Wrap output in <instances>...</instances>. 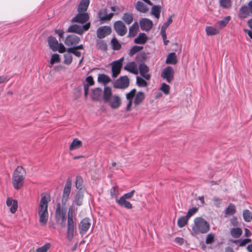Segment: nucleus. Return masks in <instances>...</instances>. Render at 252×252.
Instances as JSON below:
<instances>
[{"label":"nucleus","mask_w":252,"mask_h":252,"mask_svg":"<svg viewBox=\"0 0 252 252\" xmlns=\"http://www.w3.org/2000/svg\"><path fill=\"white\" fill-rule=\"evenodd\" d=\"M49 201L48 196H42L38 207L39 221L41 225H45L48 220V203Z\"/></svg>","instance_id":"obj_1"},{"label":"nucleus","mask_w":252,"mask_h":252,"mask_svg":"<svg viewBox=\"0 0 252 252\" xmlns=\"http://www.w3.org/2000/svg\"><path fill=\"white\" fill-rule=\"evenodd\" d=\"M26 175V170L22 166H18L15 169L12 175V182L15 189L18 190L23 187Z\"/></svg>","instance_id":"obj_2"},{"label":"nucleus","mask_w":252,"mask_h":252,"mask_svg":"<svg viewBox=\"0 0 252 252\" xmlns=\"http://www.w3.org/2000/svg\"><path fill=\"white\" fill-rule=\"evenodd\" d=\"M135 89H132L130 92L126 94V98L128 100V102L126 106V110L129 111L131 110V106L132 103L133 97V103L135 106H137L141 104L145 99V94L142 92H138L136 93Z\"/></svg>","instance_id":"obj_3"},{"label":"nucleus","mask_w":252,"mask_h":252,"mask_svg":"<svg viewBox=\"0 0 252 252\" xmlns=\"http://www.w3.org/2000/svg\"><path fill=\"white\" fill-rule=\"evenodd\" d=\"M194 224L192 226V230L194 234L197 235L199 233H206L210 228L209 224L204 219L197 217L194 220Z\"/></svg>","instance_id":"obj_4"},{"label":"nucleus","mask_w":252,"mask_h":252,"mask_svg":"<svg viewBox=\"0 0 252 252\" xmlns=\"http://www.w3.org/2000/svg\"><path fill=\"white\" fill-rule=\"evenodd\" d=\"M74 211L75 210L72 206L69 207L67 213V238L69 241L73 239L74 230L76 228V222L73 219Z\"/></svg>","instance_id":"obj_5"},{"label":"nucleus","mask_w":252,"mask_h":252,"mask_svg":"<svg viewBox=\"0 0 252 252\" xmlns=\"http://www.w3.org/2000/svg\"><path fill=\"white\" fill-rule=\"evenodd\" d=\"M90 27V23L89 22L82 26L74 24L70 26L67 31L69 32H75L81 35L84 31L88 30Z\"/></svg>","instance_id":"obj_6"},{"label":"nucleus","mask_w":252,"mask_h":252,"mask_svg":"<svg viewBox=\"0 0 252 252\" xmlns=\"http://www.w3.org/2000/svg\"><path fill=\"white\" fill-rule=\"evenodd\" d=\"M124 58H121L117 61L113 62L111 65L112 67V77L114 78L117 77L120 73L121 68L123 65V62L124 61Z\"/></svg>","instance_id":"obj_7"},{"label":"nucleus","mask_w":252,"mask_h":252,"mask_svg":"<svg viewBox=\"0 0 252 252\" xmlns=\"http://www.w3.org/2000/svg\"><path fill=\"white\" fill-rule=\"evenodd\" d=\"M174 70L172 66H168L164 68L161 73V77L166 80L168 83H171L174 79Z\"/></svg>","instance_id":"obj_8"},{"label":"nucleus","mask_w":252,"mask_h":252,"mask_svg":"<svg viewBox=\"0 0 252 252\" xmlns=\"http://www.w3.org/2000/svg\"><path fill=\"white\" fill-rule=\"evenodd\" d=\"M239 17L241 19H245L252 15V0L250 1L247 5H242L239 9Z\"/></svg>","instance_id":"obj_9"},{"label":"nucleus","mask_w":252,"mask_h":252,"mask_svg":"<svg viewBox=\"0 0 252 252\" xmlns=\"http://www.w3.org/2000/svg\"><path fill=\"white\" fill-rule=\"evenodd\" d=\"M129 84V79L127 76L120 77L113 83V87L116 89H126L128 87Z\"/></svg>","instance_id":"obj_10"},{"label":"nucleus","mask_w":252,"mask_h":252,"mask_svg":"<svg viewBox=\"0 0 252 252\" xmlns=\"http://www.w3.org/2000/svg\"><path fill=\"white\" fill-rule=\"evenodd\" d=\"M71 180L68 178L66 182L65 185L63 188V193L62 195V203L65 205L68 199L71 189Z\"/></svg>","instance_id":"obj_11"},{"label":"nucleus","mask_w":252,"mask_h":252,"mask_svg":"<svg viewBox=\"0 0 252 252\" xmlns=\"http://www.w3.org/2000/svg\"><path fill=\"white\" fill-rule=\"evenodd\" d=\"M114 28L119 35L124 36L127 32V28L121 21H116L114 24Z\"/></svg>","instance_id":"obj_12"},{"label":"nucleus","mask_w":252,"mask_h":252,"mask_svg":"<svg viewBox=\"0 0 252 252\" xmlns=\"http://www.w3.org/2000/svg\"><path fill=\"white\" fill-rule=\"evenodd\" d=\"M111 32V28L109 26H103L99 27L96 31L97 37L102 39L109 35Z\"/></svg>","instance_id":"obj_13"},{"label":"nucleus","mask_w":252,"mask_h":252,"mask_svg":"<svg viewBox=\"0 0 252 252\" xmlns=\"http://www.w3.org/2000/svg\"><path fill=\"white\" fill-rule=\"evenodd\" d=\"M113 15V13L107 14V10L106 8L101 9L97 13L98 18L102 22L110 21L112 18Z\"/></svg>","instance_id":"obj_14"},{"label":"nucleus","mask_w":252,"mask_h":252,"mask_svg":"<svg viewBox=\"0 0 252 252\" xmlns=\"http://www.w3.org/2000/svg\"><path fill=\"white\" fill-rule=\"evenodd\" d=\"M139 25L142 30L148 32L152 29L153 23L152 20L143 18L140 20Z\"/></svg>","instance_id":"obj_15"},{"label":"nucleus","mask_w":252,"mask_h":252,"mask_svg":"<svg viewBox=\"0 0 252 252\" xmlns=\"http://www.w3.org/2000/svg\"><path fill=\"white\" fill-rule=\"evenodd\" d=\"M89 19L88 13L85 12H78L72 19V22L84 24L87 22Z\"/></svg>","instance_id":"obj_16"},{"label":"nucleus","mask_w":252,"mask_h":252,"mask_svg":"<svg viewBox=\"0 0 252 252\" xmlns=\"http://www.w3.org/2000/svg\"><path fill=\"white\" fill-rule=\"evenodd\" d=\"M105 103H108L110 106L113 109H117L121 104L120 97L117 95H114L106 101Z\"/></svg>","instance_id":"obj_17"},{"label":"nucleus","mask_w":252,"mask_h":252,"mask_svg":"<svg viewBox=\"0 0 252 252\" xmlns=\"http://www.w3.org/2000/svg\"><path fill=\"white\" fill-rule=\"evenodd\" d=\"M91 222L88 218H85L82 220L79 224V229L80 233L81 235L85 234L90 227Z\"/></svg>","instance_id":"obj_18"},{"label":"nucleus","mask_w":252,"mask_h":252,"mask_svg":"<svg viewBox=\"0 0 252 252\" xmlns=\"http://www.w3.org/2000/svg\"><path fill=\"white\" fill-rule=\"evenodd\" d=\"M80 40V38L75 35H69L66 38L64 43L67 46L73 47L79 42Z\"/></svg>","instance_id":"obj_19"},{"label":"nucleus","mask_w":252,"mask_h":252,"mask_svg":"<svg viewBox=\"0 0 252 252\" xmlns=\"http://www.w3.org/2000/svg\"><path fill=\"white\" fill-rule=\"evenodd\" d=\"M66 212L65 209L61 208V205L60 203L57 204V208L55 213V220L59 221L61 219H63L65 217Z\"/></svg>","instance_id":"obj_20"},{"label":"nucleus","mask_w":252,"mask_h":252,"mask_svg":"<svg viewBox=\"0 0 252 252\" xmlns=\"http://www.w3.org/2000/svg\"><path fill=\"white\" fill-rule=\"evenodd\" d=\"M139 70L140 75L145 79L149 80L151 78V75L149 74H147L149 71V69L148 66L145 63H140L139 65Z\"/></svg>","instance_id":"obj_21"},{"label":"nucleus","mask_w":252,"mask_h":252,"mask_svg":"<svg viewBox=\"0 0 252 252\" xmlns=\"http://www.w3.org/2000/svg\"><path fill=\"white\" fill-rule=\"evenodd\" d=\"M6 205L7 206L10 207V211L11 213L14 214L17 211L18 208V201L17 200L8 197L6 200Z\"/></svg>","instance_id":"obj_22"},{"label":"nucleus","mask_w":252,"mask_h":252,"mask_svg":"<svg viewBox=\"0 0 252 252\" xmlns=\"http://www.w3.org/2000/svg\"><path fill=\"white\" fill-rule=\"evenodd\" d=\"M124 69L134 74H137L138 71L136 63L134 62L128 63L124 67Z\"/></svg>","instance_id":"obj_23"},{"label":"nucleus","mask_w":252,"mask_h":252,"mask_svg":"<svg viewBox=\"0 0 252 252\" xmlns=\"http://www.w3.org/2000/svg\"><path fill=\"white\" fill-rule=\"evenodd\" d=\"M48 42L49 47L53 51H56L57 50L58 42L55 37L53 36L48 37Z\"/></svg>","instance_id":"obj_24"},{"label":"nucleus","mask_w":252,"mask_h":252,"mask_svg":"<svg viewBox=\"0 0 252 252\" xmlns=\"http://www.w3.org/2000/svg\"><path fill=\"white\" fill-rule=\"evenodd\" d=\"M90 3V0H82L78 5V12H85L87 11Z\"/></svg>","instance_id":"obj_25"},{"label":"nucleus","mask_w":252,"mask_h":252,"mask_svg":"<svg viewBox=\"0 0 252 252\" xmlns=\"http://www.w3.org/2000/svg\"><path fill=\"white\" fill-rule=\"evenodd\" d=\"M116 201L120 206L124 207L126 209H130L132 208V204L123 198H122L120 197L119 199H117Z\"/></svg>","instance_id":"obj_26"},{"label":"nucleus","mask_w":252,"mask_h":252,"mask_svg":"<svg viewBox=\"0 0 252 252\" xmlns=\"http://www.w3.org/2000/svg\"><path fill=\"white\" fill-rule=\"evenodd\" d=\"M84 194L82 190H78L74 197V202L78 206L82 205Z\"/></svg>","instance_id":"obj_27"},{"label":"nucleus","mask_w":252,"mask_h":252,"mask_svg":"<svg viewBox=\"0 0 252 252\" xmlns=\"http://www.w3.org/2000/svg\"><path fill=\"white\" fill-rule=\"evenodd\" d=\"M147 39V36L145 33H140L138 36L135 38L134 43L136 44H143L146 43Z\"/></svg>","instance_id":"obj_28"},{"label":"nucleus","mask_w":252,"mask_h":252,"mask_svg":"<svg viewBox=\"0 0 252 252\" xmlns=\"http://www.w3.org/2000/svg\"><path fill=\"white\" fill-rule=\"evenodd\" d=\"M177 62V56L175 53H171L167 55L166 60L167 64H175Z\"/></svg>","instance_id":"obj_29"},{"label":"nucleus","mask_w":252,"mask_h":252,"mask_svg":"<svg viewBox=\"0 0 252 252\" xmlns=\"http://www.w3.org/2000/svg\"><path fill=\"white\" fill-rule=\"evenodd\" d=\"M139 25L137 22H135L129 29L128 36L134 37L138 32Z\"/></svg>","instance_id":"obj_30"},{"label":"nucleus","mask_w":252,"mask_h":252,"mask_svg":"<svg viewBox=\"0 0 252 252\" xmlns=\"http://www.w3.org/2000/svg\"><path fill=\"white\" fill-rule=\"evenodd\" d=\"M102 90L99 88H96L92 90L91 97L93 100H98L102 94Z\"/></svg>","instance_id":"obj_31"},{"label":"nucleus","mask_w":252,"mask_h":252,"mask_svg":"<svg viewBox=\"0 0 252 252\" xmlns=\"http://www.w3.org/2000/svg\"><path fill=\"white\" fill-rule=\"evenodd\" d=\"M97 81L103 85H106L111 81V79L105 74H100L98 76Z\"/></svg>","instance_id":"obj_32"},{"label":"nucleus","mask_w":252,"mask_h":252,"mask_svg":"<svg viewBox=\"0 0 252 252\" xmlns=\"http://www.w3.org/2000/svg\"><path fill=\"white\" fill-rule=\"evenodd\" d=\"M230 234L234 238H239L242 234L243 231L240 227L233 228L230 230Z\"/></svg>","instance_id":"obj_33"},{"label":"nucleus","mask_w":252,"mask_h":252,"mask_svg":"<svg viewBox=\"0 0 252 252\" xmlns=\"http://www.w3.org/2000/svg\"><path fill=\"white\" fill-rule=\"evenodd\" d=\"M113 96L111 89L109 87H105L103 91V100L104 102L109 100Z\"/></svg>","instance_id":"obj_34"},{"label":"nucleus","mask_w":252,"mask_h":252,"mask_svg":"<svg viewBox=\"0 0 252 252\" xmlns=\"http://www.w3.org/2000/svg\"><path fill=\"white\" fill-rule=\"evenodd\" d=\"M230 19L229 16L225 17L221 20L218 21L216 24V26L220 28H223L226 26Z\"/></svg>","instance_id":"obj_35"},{"label":"nucleus","mask_w":252,"mask_h":252,"mask_svg":"<svg viewBox=\"0 0 252 252\" xmlns=\"http://www.w3.org/2000/svg\"><path fill=\"white\" fill-rule=\"evenodd\" d=\"M135 8L138 11L142 13H146L148 11V8L144 3L140 1H137L135 5Z\"/></svg>","instance_id":"obj_36"},{"label":"nucleus","mask_w":252,"mask_h":252,"mask_svg":"<svg viewBox=\"0 0 252 252\" xmlns=\"http://www.w3.org/2000/svg\"><path fill=\"white\" fill-rule=\"evenodd\" d=\"M161 12V7L159 5H154L152 7L151 14L154 15L157 19H158Z\"/></svg>","instance_id":"obj_37"},{"label":"nucleus","mask_w":252,"mask_h":252,"mask_svg":"<svg viewBox=\"0 0 252 252\" xmlns=\"http://www.w3.org/2000/svg\"><path fill=\"white\" fill-rule=\"evenodd\" d=\"M122 19L127 25H129L133 21V15L132 13H124Z\"/></svg>","instance_id":"obj_38"},{"label":"nucleus","mask_w":252,"mask_h":252,"mask_svg":"<svg viewBox=\"0 0 252 252\" xmlns=\"http://www.w3.org/2000/svg\"><path fill=\"white\" fill-rule=\"evenodd\" d=\"M82 146V142L77 138L74 139L69 146V150L72 151Z\"/></svg>","instance_id":"obj_39"},{"label":"nucleus","mask_w":252,"mask_h":252,"mask_svg":"<svg viewBox=\"0 0 252 252\" xmlns=\"http://www.w3.org/2000/svg\"><path fill=\"white\" fill-rule=\"evenodd\" d=\"M236 212V208L235 205L232 203H230L225 211L226 215H233Z\"/></svg>","instance_id":"obj_40"},{"label":"nucleus","mask_w":252,"mask_h":252,"mask_svg":"<svg viewBox=\"0 0 252 252\" xmlns=\"http://www.w3.org/2000/svg\"><path fill=\"white\" fill-rule=\"evenodd\" d=\"M189 219V218H188L187 216L180 218L177 221L178 226L180 227H183L185 226L187 223Z\"/></svg>","instance_id":"obj_41"},{"label":"nucleus","mask_w":252,"mask_h":252,"mask_svg":"<svg viewBox=\"0 0 252 252\" xmlns=\"http://www.w3.org/2000/svg\"><path fill=\"white\" fill-rule=\"evenodd\" d=\"M111 44L112 48L114 50H119L121 48V44L115 37H114L111 39Z\"/></svg>","instance_id":"obj_42"},{"label":"nucleus","mask_w":252,"mask_h":252,"mask_svg":"<svg viewBox=\"0 0 252 252\" xmlns=\"http://www.w3.org/2000/svg\"><path fill=\"white\" fill-rule=\"evenodd\" d=\"M96 46L98 49L105 51L107 49L106 43L103 40H97L96 42Z\"/></svg>","instance_id":"obj_43"},{"label":"nucleus","mask_w":252,"mask_h":252,"mask_svg":"<svg viewBox=\"0 0 252 252\" xmlns=\"http://www.w3.org/2000/svg\"><path fill=\"white\" fill-rule=\"evenodd\" d=\"M243 216L244 220L247 222H250L252 220V216L249 210H245L243 211Z\"/></svg>","instance_id":"obj_44"},{"label":"nucleus","mask_w":252,"mask_h":252,"mask_svg":"<svg viewBox=\"0 0 252 252\" xmlns=\"http://www.w3.org/2000/svg\"><path fill=\"white\" fill-rule=\"evenodd\" d=\"M206 32L208 35H216L219 33L218 30L212 27H207L206 28Z\"/></svg>","instance_id":"obj_45"},{"label":"nucleus","mask_w":252,"mask_h":252,"mask_svg":"<svg viewBox=\"0 0 252 252\" xmlns=\"http://www.w3.org/2000/svg\"><path fill=\"white\" fill-rule=\"evenodd\" d=\"M83 182V181L81 176H78L76 177L75 187L77 189H79V190H81L82 189Z\"/></svg>","instance_id":"obj_46"},{"label":"nucleus","mask_w":252,"mask_h":252,"mask_svg":"<svg viewBox=\"0 0 252 252\" xmlns=\"http://www.w3.org/2000/svg\"><path fill=\"white\" fill-rule=\"evenodd\" d=\"M136 84L140 87H145L147 86L148 83L143 78L137 76L136 77Z\"/></svg>","instance_id":"obj_47"},{"label":"nucleus","mask_w":252,"mask_h":252,"mask_svg":"<svg viewBox=\"0 0 252 252\" xmlns=\"http://www.w3.org/2000/svg\"><path fill=\"white\" fill-rule=\"evenodd\" d=\"M60 59L59 55L57 54H54L52 55V57L50 60V67H51L52 65H53L55 63H57L60 62Z\"/></svg>","instance_id":"obj_48"},{"label":"nucleus","mask_w":252,"mask_h":252,"mask_svg":"<svg viewBox=\"0 0 252 252\" xmlns=\"http://www.w3.org/2000/svg\"><path fill=\"white\" fill-rule=\"evenodd\" d=\"M220 4L223 8H228L231 6V0H220Z\"/></svg>","instance_id":"obj_49"},{"label":"nucleus","mask_w":252,"mask_h":252,"mask_svg":"<svg viewBox=\"0 0 252 252\" xmlns=\"http://www.w3.org/2000/svg\"><path fill=\"white\" fill-rule=\"evenodd\" d=\"M72 61V57L70 53L67 52L64 55V63L65 64H70Z\"/></svg>","instance_id":"obj_50"},{"label":"nucleus","mask_w":252,"mask_h":252,"mask_svg":"<svg viewBox=\"0 0 252 252\" xmlns=\"http://www.w3.org/2000/svg\"><path fill=\"white\" fill-rule=\"evenodd\" d=\"M51 244L50 243H46L43 246L38 248L36 250V252H47V251L50 248Z\"/></svg>","instance_id":"obj_51"},{"label":"nucleus","mask_w":252,"mask_h":252,"mask_svg":"<svg viewBox=\"0 0 252 252\" xmlns=\"http://www.w3.org/2000/svg\"><path fill=\"white\" fill-rule=\"evenodd\" d=\"M143 48L142 46H134L131 48L130 49L129 52V55L130 56H132L134 54L138 52V51L142 50Z\"/></svg>","instance_id":"obj_52"},{"label":"nucleus","mask_w":252,"mask_h":252,"mask_svg":"<svg viewBox=\"0 0 252 252\" xmlns=\"http://www.w3.org/2000/svg\"><path fill=\"white\" fill-rule=\"evenodd\" d=\"M146 59V55L145 54H139L136 56L135 58L136 62L143 63Z\"/></svg>","instance_id":"obj_53"},{"label":"nucleus","mask_w":252,"mask_h":252,"mask_svg":"<svg viewBox=\"0 0 252 252\" xmlns=\"http://www.w3.org/2000/svg\"><path fill=\"white\" fill-rule=\"evenodd\" d=\"M66 51L69 53H72L76 57H79L81 56V53L77 50L75 48H73L72 47H70L67 49Z\"/></svg>","instance_id":"obj_54"},{"label":"nucleus","mask_w":252,"mask_h":252,"mask_svg":"<svg viewBox=\"0 0 252 252\" xmlns=\"http://www.w3.org/2000/svg\"><path fill=\"white\" fill-rule=\"evenodd\" d=\"M161 90L165 94H168L169 93L170 87L165 83H163L160 87Z\"/></svg>","instance_id":"obj_55"},{"label":"nucleus","mask_w":252,"mask_h":252,"mask_svg":"<svg viewBox=\"0 0 252 252\" xmlns=\"http://www.w3.org/2000/svg\"><path fill=\"white\" fill-rule=\"evenodd\" d=\"M237 242H240L239 245L240 247H243L245 246L247 243L251 242L252 240L249 238H246L241 241H240L239 240H236L234 241V243H236Z\"/></svg>","instance_id":"obj_56"},{"label":"nucleus","mask_w":252,"mask_h":252,"mask_svg":"<svg viewBox=\"0 0 252 252\" xmlns=\"http://www.w3.org/2000/svg\"><path fill=\"white\" fill-rule=\"evenodd\" d=\"M110 194L113 198H117L118 190L117 187H113L110 190Z\"/></svg>","instance_id":"obj_57"},{"label":"nucleus","mask_w":252,"mask_h":252,"mask_svg":"<svg viewBox=\"0 0 252 252\" xmlns=\"http://www.w3.org/2000/svg\"><path fill=\"white\" fill-rule=\"evenodd\" d=\"M197 210L198 208L196 207H193L192 208H191L189 210L186 216L188 217V218H189L191 216H192L195 213H196Z\"/></svg>","instance_id":"obj_58"},{"label":"nucleus","mask_w":252,"mask_h":252,"mask_svg":"<svg viewBox=\"0 0 252 252\" xmlns=\"http://www.w3.org/2000/svg\"><path fill=\"white\" fill-rule=\"evenodd\" d=\"M214 235L213 234H209L206 239V243L207 244H212L214 241Z\"/></svg>","instance_id":"obj_59"},{"label":"nucleus","mask_w":252,"mask_h":252,"mask_svg":"<svg viewBox=\"0 0 252 252\" xmlns=\"http://www.w3.org/2000/svg\"><path fill=\"white\" fill-rule=\"evenodd\" d=\"M134 192H135V190H132L129 192L125 193L124 195L121 196V198H123L124 199H126V200L128 199H130V198H131L132 197Z\"/></svg>","instance_id":"obj_60"},{"label":"nucleus","mask_w":252,"mask_h":252,"mask_svg":"<svg viewBox=\"0 0 252 252\" xmlns=\"http://www.w3.org/2000/svg\"><path fill=\"white\" fill-rule=\"evenodd\" d=\"M86 84L88 85V86H92L94 84V81L93 78L92 76H89L87 77L86 78Z\"/></svg>","instance_id":"obj_61"},{"label":"nucleus","mask_w":252,"mask_h":252,"mask_svg":"<svg viewBox=\"0 0 252 252\" xmlns=\"http://www.w3.org/2000/svg\"><path fill=\"white\" fill-rule=\"evenodd\" d=\"M58 51L60 53H63L66 51V48L64 46V45L62 43L59 44L58 46Z\"/></svg>","instance_id":"obj_62"},{"label":"nucleus","mask_w":252,"mask_h":252,"mask_svg":"<svg viewBox=\"0 0 252 252\" xmlns=\"http://www.w3.org/2000/svg\"><path fill=\"white\" fill-rule=\"evenodd\" d=\"M172 22V16H170L167 21L163 24L162 27L167 29L169 25Z\"/></svg>","instance_id":"obj_63"},{"label":"nucleus","mask_w":252,"mask_h":252,"mask_svg":"<svg viewBox=\"0 0 252 252\" xmlns=\"http://www.w3.org/2000/svg\"><path fill=\"white\" fill-rule=\"evenodd\" d=\"M174 241L179 245H182L184 243V240L183 238L177 237L175 239Z\"/></svg>","instance_id":"obj_64"}]
</instances>
